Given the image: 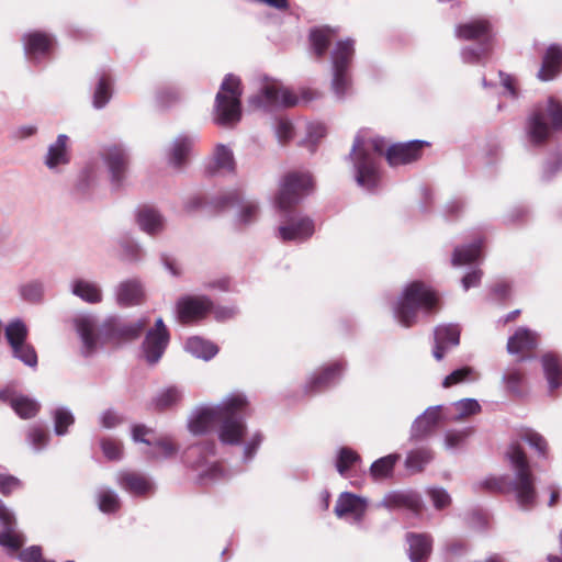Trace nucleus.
Instances as JSON below:
<instances>
[{
  "label": "nucleus",
  "instance_id": "obj_25",
  "mask_svg": "<svg viewBox=\"0 0 562 562\" xmlns=\"http://www.w3.org/2000/svg\"><path fill=\"white\" fill-rule=\"evenodd\" d=\"M70 292L82 301L97 304L102 301L101 286L94 282L82 278H76L70 282Z\"/></svg>",
  "mask_w": 562,
  "mask_h": 562
},
{
  "label": "nucleus",
  "instance_id": "obj_14",
  "mask_svg": "<svg viewBox=\"0 0 562 562\" xmlns=\"http://www.w3.org/2000/svg\"><path fill=\"white\" fill-rule=\"evenodd\" d=\"M0 521L2 531L0 532V546L11 551H18L25 542V537L15 529L13 514L4 507L0 501Z\"/></svg>",
  "mask_w": 562,
  "mask_h": 562
},
{
  "label": "nucleus",
  "instance_id": "obj_45",
  "mask_svg": "<svg viewBox=\"0 0 562 562\" xmlns=\"http://www.w3.org/2000/svg\"><path fill=\"white\" fill-rule=\"evenodd\" d=\"M182 398V392L176 386H168L161 390L154 400L159 409H166L178 404Z\"/></svg>",
  "mask_w": 562,
  "mask_h": 562
},
{
  "label": "nucleus",
  "instance_id": "obj_20",
  "mask_svg": "<svg viewBox=\"0 0 562 562\" xmlns=\"http://www.w3.org/2000/svg\"><path fill=\"white\" fill-rule=\"evenodd\" d=\"M460 340V329L457 325H442L435 329L434 357L441 360L445 352L457 345Z\"/></svg>",
  "mask_w": 562,
  "mask_h": 562
},
{
  "label": "nucleus",
  "instance_id": "obj_37",
  "mask_svg": "<svg viewBox=\"0 0 562 562\" xmlns=\"http://www.w3.org/2000/svg\"><path fill=\"white\" fill-rule=\"evenodd\" d=\"M542 366L550 389L559 387L562 384V364L559 359L551 353H547L542 357Z\"/></svg>",
  "mask_w": 562,
  "mask_h": 562
},
{
  "label": "nucleus",
  "instance_id": "obj_53",
  "mask_svg": "<svg viewBox=\"0 0 562 562\" xmlns=\"http://www.w3.org/2000/svg\"><path fill=\"white\" fill-rule=\"evenodd\" d=\"M101 450L108 460H120L123 456L122 443L113 438H103L100 441Z\"/></svg>",
  "mask_w": 562,
  "mask_h": 562
},
{
  "label": "nucleus",
  "instance_id": "obj_12",
  "mask_svg": "<svg viewBox=\"0 0 562 562\" xmlns=\"http://www.w3.org/2000/svg\"><path fill=\"white\" fill-rule=\"evenodd\" d=\"M221 414V404L204 405L195 408L188 420L190 432L195 436L206 434L220 420Z\"/></svg>",
  "mask_w": 562,
  "mask_h": 562
},
{
  "label": "nucleus",
  "instance_id": "obj_23",
  "mask_svg": "<svg viewBox=\"0 0 562 562\" xmlns=\"http://www.w3.org/2000/svg\"><path fill=\"white\" fill-rule=\"evenodd\" d=\"M117 484L121 488L133 495H145L154 490L149 479L134 472L119 473Z\"/></svg>",
  "mask_w": 562,
  "mask_h": 562
},
{
  "label": "nucleus",
  "instance_id": "obj_51",
  "mask_svg": "<svg viewBox=\"0 0 562 562\" xmlns=\"http://www.w3.org/2000/svg\"><path fill=\"white\" fill-rule=\"evenodd\" d=\"M473 434L472 427H465L460 430H448L445 435V447L447 449H457L464 445L467 439Z\"/></svg>",
  "mask_w": 562,
  "mask_h": 562
},
{
  "label": "nucleus",
  "instance_id": "obj_35",
  "mask_svg": "<svg viewBox=\"0 0 562 562\" xmlns=\"http://www.w3.org/2000/svg\"><path fill=\"white\" fill-rule=\"evenodd\" d=\"M491 26L485 20H474L457 27V36L463 40H487Z\"/></svg>",
  "mask_w": 562,
  "mask_h": 562
},
{
  "label": "nucleus",
  "instance_id": "obj_4",
  "mask_svg": "<svg viewBox=\"0 0 562 562\" xmlns=\"http://www.w3.org/2000/svg\"><path fill=\"white\" fill-rule=\"evenodd\" d=\"M506 456L515 472L512 490L516 501L520 507L531 508L536 504L537 493L527 457L518 445H512Z\"/></svg>",
  "mask_w": 562,
  "mask_h": 562
},
{
  "label": "nucleus",
  "instance_id": "obj_27",
  "mask_svg": "<svg viewBox=\"0 0 562 562\" xmlns=\"http://www.w3.org/2000/svg\"><path fill=\"white\" fill-rule=\"evenodd\" d=\"M136 223L143 232L149 235L159 234L165 228L162 215L157 210L149 206L140 207L137 211Z\"/></svg>",
  "mask_w": 562,
  "mask_h": 562
},
{
  "label": "nucleus",
  "instance_id": "obj_21",
  "mask_svg": "<svg viewBox=\"0 0 562 562\" xmlns=\"http://www.w3.org/2000/svg\"><path fill=\"white\" fill-rule=\"evenodd\" d=\"M115 296L121 306L137 305L144 300V289L139 280L128 279L116 286Z\"/></svg>",
  "mask_w": 562,
  "mask_h": 562
},
{
  "label": "nucleus",
  "instance_id": "obj_19",
  "mask_svg": "<svg viewBox=\"0 0 562 562\" xmlns=\"http://www.w3.org/2000/svg\"><path fill=\"white\" fill-rule=\"evenodd\" d=\"M102 155L112 181L120 183L125 178L128 168V155L125 149L121 146L112 145L104 148Z\"/></svg>",
  "mask_w": 562,
  "mask_h": 562
},
{
  "label": "nucleus",
  "instance_id": "obj_46",
  "mask_svg": "<svg viewBox=\"0 0 562 562\" xmlns=\"http://www.w3.org/2000/svg\"><path fill=\"white\" fill-rule=\"evenodd\" d=\"M194 469L199 473V479L202 483L218 480L222 476V469L215 462H209L203 459L194 464Z\"/></svg>",
  "mask_w": 562,
  "mask_h": 562
},
{
  "label": "nucleus",
  "instance_id": "obj_39",
  "mask_svg": "<svg viewBox=\"0 0 562 562\" xmlns=\"http://www.w3.org/2000/svg\"><path fill=\"white\" fill-rule=\"evenodd\" d=\"M336 35V30L329 26H323L315 29L310 34L312 47L317 56L324 55L328 44L333 41Z\"/></svg>",
  "mask_w": 562,
  "mask_h": 562
},
{
  "label": "nucleus",
  "instance_id": "obj_34",
  "mask_svg": "<svg viewBox=\"0 0 562 562\" xmlns=\"http://www.w3.org/2000/svg\"><path fill=\"white\" fill-rule=\"evenodd\" d=\"M184 348L193 357L205 361L211 360L218 352V348L215 344L199 336L190 337Z\"/></svg>",
  "mask_w": 562,
  "mask_h": 562
},
{
  "label": "nucleus",
  "instance_id": "obj_54",
  "mask_svg": "<svg viewBox=\"0 0 562 562\" xmlns=\"http://www.w3.org/2000/svg\"><path fill=\"white\" fill-rule=\"evenodd\" d=\"M111 98V86L108 78L102 77L93 94V105L97 109L103 108Z\"/></svg>",
  "mask_w": 562,
  "mask_h": 562
},
{
  "label": "nucleus",
  "instance_id": "obj_3",
  "mask_svg": "<svg viewBox=\"0 0 562 562\" xmlns=\"http://www.w3.org/2000/svg\"><path fill=\"white\" fill-rule=\"evenodd\" d=\"M247 406V398L240 393L226 396L221 402V417L218 438L223 443L238 445L246 432L243 412Z\"/></svg>",
  "mask_w": 562,
  "mask_h": 562
},
{
  "label": "nucleus",
  "instance_id": "obj_43",
  "mask_svg": "<svg viewBox=\"0 0 562 562\" xmlns=\"http://www.w3.org/2000/svg\"><path fill=\"white\" fill-rule=\"evenodd\" d=\"M432 459V453L426 448L416 449L411 451L405 460L407 470L416 473L420 472L424 467Z\"/></svg>",
  "mask_w": 562,
  "mask_h": 562
},
{
  "label": "nucleus",
  "instance_id": "obj_32",
  "mask_svg": "<svg viewBox=\"0 0 562 562\" xmlns=\"http://www.w3.org/2000/svg\"><path fill=\"white\" fill-rule=\"evenodd\" d=\"M409 559L412 562H426L431 552L432 541L427 535L411 533L407 536Z\"/></svg>",
  "mask_w": 562,
  "mask_h": 562
},
{
  "label": "nucleus",
  "instance_id": "obj_55",
  "mask_svg": "<svg viewBox=\"0 0 562 562\" xmlns=\"http://www.w3.org/2000/svg\"><path fill=\"white\" fill-rule=\"evenodd\" d=\"M359 456L348 449V448H342L339 450V453H338V459H337V463H336V467H337V471L341 474V475H345L347 473V471L356 463L359 461Z\"/></svg>",
  "mask_w": 562,
  "mask_h": 562
},
{
  "label": "nucleus",
  "instance_id": "obj_64",
  "mask_svg": "<svg viewBox=\"0 0 562 562\" xmlns=\"http://www.w3.org/2000/svg\"><path fill=\"white\" fill-rule=\"evenodd\" d=\"M306 135L310 142L315 143L326 135V126L322 123H311L307 125Z\"/></svg>",
  "mask_w": 562,
  "mask_h": 562
},
{
  "label": "nucleus",
  "instance_id": "obj_28",
  "mask_svg": "<svg viewBox=\"0 0 562 562\" xmlns=\"http://www.w3.org/2000/svg\"><path fill=\"white\" fill-rule=\"evenodd\" d=\"M481 412V405L474 398H463L451 403L446 409V419L449 422H462Z\"/></svg>",
  "mask_w": 562,
  "mask_h": 562
},
{
  "label": "nucleus",
  "instance_id": "obj_6",
  "mask_svg": "<svg viewBox=\"0 0 562 562\" xmlns=\"http://www.w3.org/2000/svg\"><path fill=\"white\" fill-rule=\"evenodd\" d=\"M547 119L551 120L553 128L562 130V104L554 99H549L546 105L537 106L529 115L526 134L531 144L538 145L549 138L551 127Z\"/></svg>",
  "mask_w": 562,
  "mask_h": 562
},
{
  "label": "nucleus",
  "instance_id": "obj_15",
  "mask_svg": "<svg viewBox=\"0 0 562 562\" xmlns=\"http://www.w3.org/2000/svg\"><path fill=\"white\" fill-rule=\"evenodd\" d=\"M76 330L82 342V351L90 355L99 346L100 334L97 319L92 315H79L75 318Z\"/></svg>",
  "mask_w": 562,
  "mask_h": 562
},
{
  "label": "nucleus",
  "instance_id": "obj_10",
  "mask_svg": "<svg viewBox=\"0 0 562 562\" xmlns=\"http://www.w3.org/2000/svg\"><path fill=\"white\" fill-rule=\"evenodd\" d=\"M255 106H293L299 103V98L281 82L270 80L265 83L260 94L250 99Z\"/></svg>",
  "mask_w": 562,
  "mask_h": 562
},
{
  "label": "nucleus",
  "instance_id": "obj_13",
  "mask_svg": "<svg viewBox=\"0 0 562 562\" xmlns=\"http://www.w3.org/2000/svg\"><path fill=\"white\" fill-rule=\"evenodd\" d=\"M169 337L167 328L161 318H158L155 324V328L147 333L146 340L144 342V355L150 364L158 362L161 358Z\"/></svg>",
  "mask_w": 562,
  "mask_h": 562
},
{
  "label": "nucleus",
  "instance_id": "obj_7",
  "mask_svg": "<svg viewBox=\"0 0 562 562\" xmlns=\"http://www.w3.org/2000/svg\"><path fill=\"white\" fill-rule=\"evenodd\" d=\"M353 41H338L330 53L331 88L338 98H342L350 88L349 69L353 57Z\"/></svg>",
  "mask_w": 562,
  "mask_h": 562
},
{
  "label": "nucleus",
  "instance_id": "obj_11",
  "mask_svg": "<svg viewBox=\"0 0 562 562\" xmlns=\"http://www.w3.org/2000/svg\"><path fill=\"white\" fill-rule=\"evenodd\" d=\"M212 308L206 296H183L177 302V315L181 323H191L205 317Z\"/></svg>",
  "mask_w": 562,
  "mask_h": 562
},
{
  "label": "nucleus",
  "instance_id": "obj_38",
  "mask_svg": "<svg viewBox=\"0 0 562 562\" xmlns=\"http://www.w3.org/2000/svg\"><path fill=\"white\" fill-rule=\"evenodd\" d=\"M29 328L21 318L11 319L4 327L5 339L11 347L27 340Z\"/></svg>",
  "mask_w": 562,
  "mask_h": 562
},
{
  "label": "nucleus",
  "instance_id": "obj_29",
  "mask_svg": "<svg viewBox=\"0 0 562 562\" xmlns=\"http://www.w3.org/2000/svg\"><path fill=\"white\" fill-rule=\"evenodd\" d=\"M441 408V406L429 407L418 416L412 426V437L419 438L430 432L440 420Z\"/></svg>",
  "mask_w": 562,
  "mask_h": 562
},
{
  "label": "nucleus",
  "instance_id": "obj_48",
  "mask_svg": "<svg viewBox=\"0 0 562 562\" xmlns=\"http://www.w3.org/2000/svg\"><path fill=\"white\" fill-rule=\"evenodd\" d=\"M11 350L13 357L22 361L25 366H29L31 368L37 366L36 351L34 347L30 345L27 341L11 347Z\"/></svg>",
  "mask_w": 562,
  "mask_h": 562
},
{
  "label": "nucleus",
  "instance_id": "obj_50",
  "mask_svg": "<svg viewBox=\"0 0 562 562\" xmlns=\"http://www.w3.org/2000/svg\"><path fill=\"white\" fill-rule=\"evenodd\" d=\"M54 424H55V432L58 436H63L66 434L67 428L71 426L75 422L74 415L66 407H58L54 411Z\"/></svg>",
  "mask_w": 562,
  "mask_h": 562
},
{
  "label": "nucleus",
  "instance_id": "obj_62",
  "mask_svg": "<svg viewBox=\"0 0 562 562\" xmlns=\"http://www.w3.org/2000/svg\"><path fill=\"white\" fill-rule=\"evenodd\" d=\"M293 125L290 121L280 119L276 124V135L280 143H285L293 137Z\"/></svg>",
  "mask_w": 562,
  "mask_h": 562
},
{
  "label": "nucleus",
  "instance_id": "obj_47",
  "mask_svg": "<svg viewBox=\"0 0 562 562\" xmlns=\"http://www.w3.org/2000/svg\"><path fill=\"white\" fill-rule=\"evenodd\" d=\"M98 506L103 513H113L120 508L117 494L110 488L102 487L98 492Z\"/></svg>",
  "mask_w": 562,
  "mask_h": 562
},
{
  "label": "nucleus",
  "instance_id": "obj_59",
  "mask_svg": "<svg viewBox=\"0 0 562 562\" xmlns=\"http://www.w3.org/2000/svg\"><path fill=\"white\" fill-rule=\"evenodd\" d=\"M132 438L135 442H143L151 447L155 441V432L151 428L144 425H134L132 428Z\"/></svg>",
  "mask_w": 562,
  "mask_h": 562
},
{
  "label": "nucleus",
  "instance_id": "obj_61",
  "mask_svg": "<svg viewBox=\"0 0 562 562\" xmlns=\"http://www.w3.org/2000/svg\"><path fill=\"white\" fill-rule=\"evenodd\" d=\"M99 423L104 429H112L123 423V417L113 409H106L100 414Z\"/></svg>",
  "mask_w": 562,
  "mask_h": 562
},
{
  "label": "nucleus",
  "instance_id": "obj_5",
  "mask_svg": "<svg viewBox=\"0 0 562 562\" xmlns=\"http://www.w3.org/2000/svg\"><path fill=\"white\" fill-rule=\"evenodd\" d=\"M240 81L237 77L228 75L221 85L215 100V122L218 125L232 126L239 122L240 110Z\"/></svg>",
  "mask_w": 562,
  "mask_h": 562
},
{
  "label": "nucleus",
  "instance_id": "obj_63",
  "mask_svg": "<svg viewBox=\"0 0 562 562\" xmlns=\"http://www.w3.org/2000/svg\"><path fill=\"white\" fill-rule=\"evenodd\" d=\"M504 381L512 391H518L522 381V374L517 369H509L504 374Z\"/></svg>",
  "mask_w": 562,
  "mask_h": 562
},
{
  "label": "nucleus",
  "instance_id": "obj_24",
  "mask_svg": "<svg viewBox=\"0 0 562 562\" xmlns=\"http://www.w3.org/2000/svg\"><path fill=\"white\" fill-rule=\"evenodd\" d=\"M194 144L191 136H178L167 149L168 164L175 168L183 166Z\"/></svg>",
  "mask_w": 562,
  "mask_h": 562
},
{
  "label": "nucleus",
  "instance_id": "obj_42",
  "mask_svg": "<svg viewBox=\"0 0 562 562\" xmlns=\"http://www.w3.org/2000/svg\"><path fill=\"white\" fill-rule=\"evenodd\" d=\"M481 256L480 244L475 243L465 247H458L453 251L452 265L456 267L475 261Z\"/></svg>",
  "mask_w": 562,
  "mask_h": 562
},
{
  "label": "nucleus",
  "instance_id": "obj_36",
  "mask_svg": "<svg viewBox=\"0 0 562 562\" xmlns=\"http://www.w3.org/2000/svg\"><path fill=\"white\" fill-rule=\"evenodd\" d=\"M382 505L389 508L404 506L417 513L422 508V501L413 493L394 492L385 495Z\"/></svg>",
  "mask_w": 562,
  "mask_h": 562
},
{
  "label": "nucleus",
  "instance_id": "obj_31",
  "mask_svg": "<svg viewBox=\"0 0 562 562\" xmlns=\"http://www.w3.org/2000/svg\"><path fill=\"white\" fill-rule=\"evenodd\" d=\"M23 41L25 53L30 57L44 55L49 52L54 45V38L50 35L41 32L26 34Z\"/></svg>",
  "mask_w": 562,
  "mask_h": 562
},
{
  "label": "nucleus",
  "instance_id": "obj_33",
  "mask_svg": "<svg viewBox=\"0 0 562 562\" xmlns=\"http://www.w3.org/2000/svg\"><path fill=\"white\" fill-rule=\"evenodd\" d=\"M538 342L537 334L527 329L518 328L516 333L509 337L507 350L509 353H519L536 348Z\"/></svg>",
  "mask_w": 562,
  "mask_h": 562
},
{
  "label": "nucleus",
  "instance_id": "obj_9",
  "mask_svg": "<svg viewBox=\"0 0 562 562\" xmlns=\"http://www.w3.org/2000/svg\"><path fill=\"white\" fill-rule=\"evenodd\" d=\"M313 180L307 172H290L288 173L280 187L277 198V205L280 210H288L296 204L300 199L310 192Z\"/></svg>",
  "mask_w": 562,
  "mask_h": 562
},
{
  "label": "nucleus",
  "instance_id": "obj_30",
  "mask_svg": "<svg viewBox=\"0 0 562 562\" xmlns=\"http://www.w3.org/2000/svg\"><path fill=\"white\" fill-rule=\"evenodd\" d=\"M68 137L64 134L58 135L55 143L50 144L45 157V165L48 169L54 170L59 166L66 165L69 161L67 150Z\"/></svg>",
  "mask_w": 562,
  "mask_h": 562
},
{
  "label": "nucleus",
  "instance_id": "obj_57",
  "mask_svg": "<svg viewBox=\"0 0 562 562\" xmlns=\"http://www.w3.org/2000/svg\"><path fill=\"white\" fill-rule=\"evenodd\" d=\"M342 371V367L339 363H335L331 367L324 369V371L316 376L312 383L314 386H324L333 382Z\"/></svg>",
  "mask_w": 562,
  "mask_h": 562
},
{
  "label": "nucleus",
  "instance_id": "obj_52",
  "mask_svg": "<svg viewBox=\"0 0 562 562\" xmlns=\"http://www.w3.org/2000/svg\"><path fill=\"white\" fill-rule=\"evenodd\" d=\"M475 379L476 376L473 369L469 367H463L454 370L449 375H447L442 382V385L443 387H450L461 382L473 381Z\"/></svg>",
  "mask_w": 562,
  "mask_h": 562
},
{
  "label": "nucleus",
  "instance_id": "obj_26",
  "mask_svg": "<svg viewBox=\"0 0 562 562\" xmlns=\"http://www.w3.org/2000/svg\"><path fill=\"white\" fill-rule=\"evenodd\" d=\"M562 69V48L551 45L543 57L538 78L542 81L552 80Z\"/></svg>",
  "mask_w": 562,
  "mask_h": 562
},
{
  "label": "nucleus",
  "instance_id": "obj_40",
  "mask_svg": "<svg viewBox=\"0 0 562 562\" xmlns=\"http://www.w3.org/2000/svg\"><path fill=\"white\" fill-rule=\"evenodd\" d=\"M11 407L23 419L34 417L40 411V404L35 400L21 394L11 398Z\"/></svg>",
  "mask_w": 562,
  "mask_h": 562
},
{
  "label": "nucleus",
  "instance_id": "obj_18",
  "mask_svg": "<svg viewBox=\"0 0 562 562\" xmlns=\"http://www.w3.org/2000/svg\"><path fill=\"white\" fill-rule=\"evenodd\" d=\"M314 231V222L306 216L293 217L278 229L283 241H303L310 238Z\"/></svg>",
  "mask_w": 562,
  "mask_h": 562
},
{
  "label": "nucleus",
  "instance_id": "obj_58",
  "mask_svg": "<svg viewBox=\"0 0 562 562\" xmlns=\"http://www.w3.org/2000/svg\"><path fill=\"white\" fill-rule=\"evenodd\" d=\"M427 494L436 509H443L451 503L450 495L441 487H431L427 491Z\"/></svg>",
  "mask_w": 562,
  "mask_h": 562
},
{
  "label": "nucleus",
  "instance_id": "obj_44",
  "mask_svg": "<svg viewBox=\"0 0 562 562\" xmlns=\"http://www.w3.org/2000/svg\"><path fill=\"white\" fill-rule=\"evenodd\" d=\"M26 441L33 450L41 451L48 445L49 434L45 427L35 424L27 428Z\"/></svg>",
  "mask_w": 562,
  "mask_h": 562
},
{
  "label": "nucleus",
  "instance_id": "obj_49",
  "mask_svg": "<svg viewBox=\"0 0 562 562\" xmlns=\"http://www.w3.org/2000/svg\"><path fill=\"white\" fill-rule=\"evenodd\" d=\"M177 452V446L170 438L155 439L151 445V449L146 451L151 458H169Z\"/></svg>",
  "mask_w": 562,
  "mask_h": 562
},
{
  "label": "nucleus",
  "instance_id": "obj_17",
  "mask_svg": "<svg viewBox=\"0 0 562 562\" xmlns=\"http://www.w3.org/2000/svg\"><path fill=\"white\" fill-rule=\"evenodd\" d=\"M367 499L352 493H341L335 505V514L339 518L350 517L358 522L362 519L367 510Z\"/></svg>",
  "mask_w": 562,
  "mask_h": 562
},
{
  "label": "nucleus",
  "instance_id": "obj_41",
  "mask_svg": "<svg viewBox=\"0 0 562 562\" xmlns=\"http://www.w3.org/2000/svg\"><path fill=\"white\" fill-rule=\"evenodd\" d=\"M398 454H389L374 461L370 468V473L374 480H383L389 477L398 461Z\"/></svg>",
  "mask_w": 562,
  "mask_h": 562
},
{
  "label": "nucleus",
  "instance_id": "obj_60",
  "mask_svg": "<svg viewBox=\"0 0 562 562\" xmlns=\"http://www.w3.org/2000/svg\"><path fill=\"white\" fill-rule=\"evenodd\" d=\"M43 292H44L43 284L40 282H35V281L26 283V284L22 285L20 289V293H21L22 297L27 301H31V302H36V301L41 300Z\"/></svg>",
  "mask_w": 562,
  "mask_h": 562
},
{
  "label": "nucleus",
  "instance_id": "obj_56",
  "mask_svg": "<svg viewBox=\"0 0 562 562\" xmlns=\"http://www.w3.org/2000/svg\"><path fill=\"white\" fill-rule=\"evenodd\" d=\"M521 437L531 448L536 449L539 456L544 457L547 454L548 443L542 435L532 429H528Z\"/></svg>",
  "mask_w": 562,
  "mask_h": 562
},
{
  "label": "nucleus",
  "instance_id": "obj_2",
  "mask_svg": "<svg viewBox=\"0 0 562 562\" xmlns=\"http://www.w3.org/2000/svg\"><path fill=\"white\" fill-rule=\"evenodd\" d=\"M438 303L437 294L422 282L408 284L395 306V317L403 326H412L419 311L431 312Z\"/></svg>",
  "mask_w": 562,
  "mask_h": 562
},
{
  "label": "nucleus",
  "instance_id": "obj_1",
  "mask_svg": "<svg viewBox=\"0 0 562 562\" xmlns=\"http://www.w3.org/2000/svg\"><path fill=\"white\" fill-rule=\"evenodd\" d=\"M385 146V140L382 138L367 140L360 135L356 137L351 157L355 164L356 179L360 187L370 190L376 186L379 173L375 157L384 154Z\"/></svg>",
  "mask_w": 562,
  "mask_h": 562
},
{
  "label": "nucleus",
  "instance_id": "obj_16",
  "mask_svg": "<svg viewBox=\"0 0 562 562\" xmlns=\"http://www.w3.org/2000/svg\"><path fill=\"white\" fill-rule=\"evenodd\" d=\"M425 142L422 140L394 144L385 151L386 160L392 167L413 162L420 157Z\"/></svg>",
  "mask_w": 562,
  "mask_h": 562
},
{
  "label": "nucleus",
  "instance_id": "obj_22",
  "mask_svg": "<svg viewBox=\"0 0 562 562\" xmlns=\"http://www.w3.org/2000/svg\"><path fill=\"white\" fill-rule=\"evenodd\" d=\"M207 169L212 173L227 175L235 172L236 161L232 148L223 144L216 145Z\"/></svg>",
  "mask_w": 562,
  "mask_h": 562
},
{
  "label": "nucleus",
  "instance_id": "obj_8",
  "mask_svg": "<svg viewBox=\"0 0 562 562\" xmlns=\"http://www.w3.org/2000/svg\"><path fill=\"white\" fill-rule=\"evenodd\" d=\"M216 203L220 207H233L235 210L234 218L238 226H247L258 217V202L246 198L240 190L234 189L222 193Z\"/></svg>",
  "mask_w": 562,
  "mask_h": 562
}]
</instances>
